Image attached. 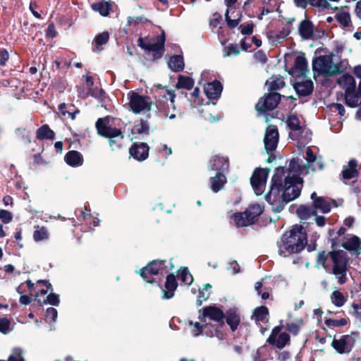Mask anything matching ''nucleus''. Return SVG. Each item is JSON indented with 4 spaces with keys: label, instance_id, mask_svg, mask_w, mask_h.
<instances>
[{
    "label": "nucleus",
    "instance_id": "f257e3e1",
    "mask_svg": "<svg viewBox=\"0 0 361 361\" xmlns=\"http://www.w3.org/2000/svg\"><path fill=\"white\" fill-rule=\"evenodd\" d=\"M301 163L299 160H291L288 169L283 167L275 169L269 192L265 197L274 212L282 211L286 203L300 195L302 179L300 176L308 173L307 167Z\"/></svg>",
    "mask_w": 361,
    "mask_h": 361
},
{
    "label": "nucleus",
    "instance_id": "f03ea898",
    "mask_svg": "<svg viewBox=\"0 0 361 361\" xmlns=\"http://www.w3.org/2000/svg\"><path fill=\"white\" fill-rule=\"evenodd\" d=\"M318 264H321L326 273L334 275L338 284H345L348 281L347 273L350 267V258L344 250H333L329 252H319Z\"/></svg>",
    "mask_w": 361,
    "mask_h": 361
},
{
    "label": "nucleus",
    "instance_id": "7ed1b4c3",
    "mask_svg": "<svg viewBox=\"0 0 361 361\" xmlns=\"http://www.w3.org/2000/svg\"><path fill=\"white\" fill-rule=\"evenodd\" d=\"M307 244V234L301 225H295L277 242L279 255L286 257L301 252Z\"/></svg>",
    "mask_w": 361,
    "mask_h": 361
},
{
    "label": "nucleus",
    "instance_id": "20e7f679",
    "mask_svg": "<svg viewBox=\"0 0 361 361\" xmlns=\"http://www.w3.org/2000/svg\"><path fill=\"white\" fill-rule=\"evenodd\" d=\"M348 61H341L334 54L319 56L312 61V69L314 73L324 75H334L347 68Z\"/></svg>",
    "mask_w": 361,
    "mask_h": 361
},
{
    "label": "nucleus",
    "instance_id": "39448f33",
    "mask_svg": "<svg viewBox=\"0 0 361 361\" xmlns=\"http://www.w3.org/2000/svg\"><path fill=\"white\" fill-rule=\"evenodd\" d=\"M166 261L154 260L140 270L141 276L148 283L154 281V276H164L169 272L173 267L171 262Z\"/></svg>",
    "mask_w": 361,
    "mask_h": 361
},
{
    "label": "nucleus",
    "instance_id": "423d86ee",
    "mask_svg": "<svg viewBox=\"0 0 361 361\" xmlns=\"http://www.w3.org/2000/svg\"><path fill=\"white\" fill-rule=\"evenodd\" d=\"M169 96V99H166V101L159 100L157 102V108L160 114L166 118L173 119L176 118V107L174 105V99L176 94L173 92L168 90L164 87L159 89V96L162 97L163 99Z\"/></svg>",
    "mask_w": 361,
    "mask_h": 361
},
{
    "label": "nucleus",
    "instance_id": "0eeeda50",
    "mask_svg": "<svg viewBox=\"0 0 361 361\" xmlns=\"http://www.w3.org/2000/svg\"><path fill=\"white\" fill-rule=\"evenodd\" d=\"M165 34L163 31L161 35L157 36L153 41H149L142 38H139V46L152 54L154 59L161 58L164 52Z\"/></svg>",
    "mask_w": 361,
    "mask_h": 361
},
{
    "label": "nucleus",
    "instance_id": "6e6552de",
    "mask_svg": "<svg viewBox=\"0 0 361 361\" xmlns=\"http://www.w3.org/2000/svg\"><path fill=\"white\" fill-rule=\"evenodd\" d=\"M127 97L129 107L133 113L140 114L150 111L152 102L149 97L140 95L133 91L129 92Z\"/></svg>",
    "mask_w": 361,
    "mask_h": 361
},
{
    "label": "nucleus",
    "instance_id": "1a4fd4ad",
    "mask_svg": "<svg viewBox=\"0 0 361 361\" xmlns=\"http://www.w3.org/2000/svg\"><path fill=\"white\" fill-rule=\"evenodd\" d=\"M96 128L99 135L109 139V144L112 148H114V145L116 144L114 138L120 137L121 139H123V137L120 129L113 128L109 125V118L108 117L99 118L96 122Z\"/></svg>",
    "mask_w": 361,
    "mask_h": 361
},
{
    "label": "nucleus",
    "instance_id": "9d476101",
    "mask_svg": "<svg viewBox=\"0 0 361 361\" xmlns=\"http://www.w3.org/2000/svg\"><path fill=\"white\" fill-rule=\"evenodd\" d=\"M269 171V169L261 168L257 169L254 171L250 178V183L257 195H260L264 192Z\"/></svg>",
    "mask_w": 361,
    "mask_h": 361
},
{
    "label": "nucleus",
    "instance_id": "9b49d317",
    "mask_svg": "<svg viewBox=\"0 0 361 361\" xmlns=\"http://www.w3.org/2000/svg\"><path fill=\"white\" fill-rule=\"evenodd\" d=\"M355 336L353 334H346L334 338L331 346L339 354H348L351 352L355 343Z\"/></svg>",
    "mask_w": 361,
    "mask_h": 361
},
{
    "label": "nucleus",
    "instance_id": "f8f14e48",
    "mask_svg": "<svg viewBox=\"0 0 361 361\" xmlns=\"http://www.w3.org/2000/svg\"><path fill=\"white\" fill-rule=\"evenodd\" d=\"M280 99V94L276 92H271L268 94L264 98H261L256 104L255 108L257 111L261 113L273 110L278 106Z\"/></svg>",
    "mask_w": 361,
    "mask_h": 361
},
{
    "label": "nucleus",
    "instance_id": "ddd939ff",
    "mask_svg": "<svg viewBox=\"0 0 361 361\" xmlns=\"http://www.w3.org/2000/svg\"><path fill=\"white\" fill-rule=\"evenodd\" d=\"M317 149L316 147L312 148V147H308L305 151V159L307 164H304L302 160L300 159H293V160L301 161V165L306 166L308 171L310 167L312 171L321 170L323 169V163L322 158L317 157Z\"/></svg>",
    "mask_w": 361,
    "mask_h": 361
},
{
    "label": "nucleus",
    "instance_id": "4468645a",
    "mask_svg": "<svg viewBox=\"0 0 361 361\" xmlns=\"http://www.w3.org/2000/svg\"><path fill=\"white\" fill-rule=\"evenodd\" d=\"M279 142V132L276 126L270 125L267 127L264 137V147L267 152L274 151Z\"/></svg>",
    "mask_w": 361,
    "mask_h": 361
},
{
    "label": "nucleus",
    "instance_id": "2eb2a0df",
    "mask_svg": "<svg viewBox=\"0 0 361 361\" xmlns=\"http://www.w3.org/2000/svg\"><path fill=\"white\" fill-rule=\"evenodd\" d=\"M224 318V312L220 308L214 305L204 307L202 314L199 315L200 322L206 323L207 319L219 323L223 321Z\"/></svg>",
    "mask_w": 361,
    "mask_h": 361
},
{
    "label": "nucleus",
    "instance_id": "dca6fc26",
    "mask_svg": "<svg viewBox=\"0 0 361 361\" xmlns=\"http://www.w3.org/2000/svg\"><path fill=\"white\" fill-rule=\"evenodd\" d=\"M281 330V326L274 327L267 341L269 344L275 345L279 349L285 347L290 341L289 335L286 332L280 333Z\"/></svg>",
    "mask_w": 361,
    "mask_h": 361
},
{
    "label": "nucleus",
    "instance_id": "f3484780",
    "mask_svg": "<svg viewBox=\"0 0 361 361\" xmlns=\"http://www.w3.org/2000/svg\"><path fill=\"white\" fill-rule=\"evenodd\" d=\"M238 0H224V3L227 6V10L225 13V18L227 25L231 28L235 27L240 23L241 19V14L237 12L235 14V4Z\"/></svg>",
    "mask_w": 361,
    "mask_h": 361
},
{
    "label": "nucleus",
    "instance_id": "a211bd4d",
    "mask_svg": "<svg viewBox=\"0 0 361 361\" xmlns=\"http://www.w3.org/2000/svg\"><path fill=\"white\" fill-rule=\"evenodd\" d=\"M204 323V324H200L199 322H189V324L192 326V334L194 336L204 334L208 337H219V332L216 328L209 326L206 322Z\"/></svg>",
    "mask_w": 361,
    "mask_h": 361
},
{
    "label": "nucleus",
    "instance_id": "6ab92c4d",
    "mask_svg": "<svg viewBox=\"0 0 361 361\" xmlns=\"http://www.w3.org/2000/svg\"><path fill=\"white\" fill-rule=\"evenodd\" d=\"M307 69V61L304 55L298 56L295 58L294 66L290 73L295 77H303L306 75Z\"/></svg>",
    "mask_w": 361,
    "mask_h": 361
},
{
    "label": "nucleus",
    "instance_id": "aec40b11",
    "mask_svg": "<svg viewBox=\"0 0 361 361\" xmlns=\"http://www.w3.org/2000/svg\"><path fill=\"white\" fill-rule=\"evenodd\" d=\"M149 147L146 143L134 144L130 148V154L135 159L143 161L149 154Z\"/></svg>",
    "mask_w": 361,
    "mask_h": 361
},
{
    "label": "nucleus",
    "instance_id": "412c9836",
    "mask_svg": "<svg viewBox=\"0 0 361 361\" xmlns=\"http://www.w3.org/2000/svg\"><path fill=\"white\" fill-rule=\"evenodd\" d=\"M286 124L290 130L289 137L291 139H300L299 134L302 132V127L300 124L299 118L295 115H290L287 118Z\"/></svg>",
    "mask_w": 361,
    "mask_h": 361
},
{
    "label": "nucleus",
    "instance_id": "4be33fe9",
    "mask_svg": "<svg viewBox=\"0 0 361 361\" xmlns=\"http://www.w3.org/2000/svg\"><path fill=\"white\" fill-rule=\"evenodd\" d=\"M222 90V85L218 80L208 82L204 85V92L207 97L210 99H218L221 94Z\"/></svg>",
    "mask_w": 361,
    "mask_h": 361
},
{
    "label": "nucleus",
    "instance_id": "5701e85b",
    "mask_svg": "<svg viewBox=\"0 0 361 361\" xmlns=\"http://www.w3.org/2000/svg\"><path fill=\"white\" fill-rule=\"evenodd\" d=\"M341 246L346 250L358 255L361 250V239L357 235H351L341 244Z\"/></svg>",
    "mask_w": 361,
    "mask_h": 361
},
{
    "label": "nucleus",
    "instance_id": "b1692460",
    "mask_svg": "<svg viewBox=\"0 0 361 361\" xmlns=\"http://www.w3.org/2000/svg\"><path fill=\"white\" fill-rule=\"evenodd\" d=\"M357 167V161L354 159H350L348 164L343 167V170L341 171L342 178L344 180H350L351 178H356L359 174Z\"/></svg>",
    "mask_w": 361,
    "mask_h": 361
},
{
    "label": "nucleus",
    "instance_id": "393cba45",
    "mask_svg": "<svg viewBox=\"0 0 361 361\" xmlns=\"http://www.w3.org/2000/svg\"><path fill=\"white\" fill-rule=\"evenodd\" d=\"M177 281L176 277L173 274H169L166 277V281L165 283V289H163L164 299H170L173 297L174 291L177 288Z\"/></svg>",
    "mask_w": 361,
    "mask_h": 361
},
{
    "label": "nucleus",
    "instance_id": "a878e982",
    "mask_svg": "<svg viewBox=\"0 0 361 361\" xmlns=\"http://www.w3.org/2000/svg\"><path fill=\"white\" fill-rule=\"evenodd\" d=\"M208 168L215 171H225L228 168V159L226 157L215 155L208 165Z\"/></svg>",
    "mask_w": 361,
    "mask_h": 361
},
{
    "label": "nucleus",
    "instance_id": "bb28decb",
    "mask_svg": "<svg viewBox=\"0 0 361 361\" xmlns=\"http://www.w3.org/2000/svg\"><path fill=\"white\" fill-rule=\"evenodd\" d=\"M338 85L342 87L345 92L349 90H355L356 83L354 78L350 74H343L337 80Z\"/></svg>",
    "mask_w": 361,
    "mask_h": 361
},
{
    "label": "nucleus",
    "instance_id": "cd10ccee",
    "mask_svg": "<svg viewBox=\"0 0 361 361\" xmlns=\"http://www.w3.org/2000/svg\"><path fill=\"white\" fill-rule=\"evenodd\" d=\"M64 159L67 164L73 167L80 166L83 163L82 155L79 152L75 150L68 152Z\"/></svg>",
    "mask_w": 361,
    "mask_h": 361
},
{
    "label": "nucleus",
    "instance_id": "c85d7f7f",
    "mask_svg": "<svg viewBox=\"0 0 361 361\" xmlns=\"http://www.w3.org/2000/svg\"><path fill=\"white\" fill-rule=\"evenodd\" d=\"M294 88L300 96H307L313 91V82L311 80L296 82Z\"/></svg>",
    "mask_w": 361,
    "mask_h": 361
},
{
    "label": "nucleus",
    "instance_id": "c756f323",
    "mask_svg": "<svg viewBox=\"0 0 361 361\" xmlns=\"http://www.w3.org/2000/svg\"><path fill=\"white\" fill-rule=\"evenodd\" d=\"M334 204L335 207L337 205L335 204L334 200L319 197L314 200V208L319 209L322 213H328L331 211V204Z\"/></svg>",
    "mask_w": 361,
    "mask_h": 361
},
{
    "label": "nucleus",
    "instance_id": "7c9ffc66",
    "mask_svg": "<svg viewBox=\"0 0 361 361\" xmlns=\"http://www.w3.org/2000/svg\"><path fill=\"white\" fill-rule=\"evenodd\" d=\"M226 183V176L221 172H218L214 177L210 178L211 189L214 192H218L223 188Z\"/></svg>",
    "mask_w": 361,
    "mask_h": 361
},
{
    "label": "nucleus",
    "instance_id": "2f4dec72",
    "mask_svg": "<svg viewBox=\"0 0 361 361\" xmlns=\"http://www.w3.org/2000/svg\"><path fill=\"white\" fill-rule=\"evenodd\" d=\"M169 68L173 72H180L185 66L183 56L181 55H174L171 56L168 62Z\"/></svg>",
    "mask_w": 361,
    "mask_h": 361
},
{
    "label": "nucleus",
    "instance_id": "473e14b6",
    "mask_svg": "<svg viewBox=\"0 0 361 361\" xmlns=\"http://www.w3.org/2000/svg\"><path fill=\"white\" fill-rule=\"evenodd\" d=\"M313 30V25L310 20H302L299 25L300 35L305 39H309L312 37Z\"/></svg>",
    "mask_w": 361,
    "mask_h": 361
},
{
    "label": "nucleus",
    "instance_id": "72a5a7b5",
    "mask_svg": "<svg viewBox=\"0 0 361 361\" xmlns=\"http://www.w3.org/2000/svg\"><path fill=\"white\" fill-rule=\"evenodd\" d=\"M224 317L226 318V323L230 326L232 331H235L240 323V317L236 311L233 310H229L226 312V314H224Z\"/></svg>",
    "mask_w": 361,
    "mask_h": 361
},
{
    "label": "nucleus",
    "instance_id": "f704fd0d",
    "mask_svg": "<svg viewBox=\"0 0 361 361\" xmlns=\"http://www.w3.org/2000/svg\"><path fill=\"white\" fill-rule=\"evenodd\" d=\"M54 132L51 130L48 125H43L36 132V137L39 140H54Z\"/></svg>",
    "mask_w": 361,
    "mask_h": 361
},
{
    "label": "nucleus",
    "instance_id": "c9c22d12",
    "mask_svg": "<svg viewBox=\"0 0 361 361\" xmlns=\"http://www.w3.org/2000/svg\"><path fill=\"white\" fill-rule=\"evenodd\" d=\"M264 211V207L259 204H251L246 210V214L248 216L249 220L251 224H253L255 219L261 215Z\"/></svg>",
    "mask_w": 361,
    "mask_h": 361
},
{
    "label": "nucleus",
    "instance_id": "e433bc0d",
    "mask_svg": "<svg viewBox=\"0 0 361 361\" xmlns=\"http://www.w3.org/2000/svg\"><path fill=\"white\" fill-rule=\"evenodd\" d=\"M298 216L302 220H306L312 216H315L317 212L314 207L301 205L296 211Z\"/></svg>",
    "mask_w": 361,
    "mask_h": 361
},
{
    "label": "nucleus",
    "instance_id": "4c0bfd02",
    "mask_svg": "<svg viewBox=\"0 0 361 361\" xmlns=\"http://www.w3.org/2000/svg\"><path fill=\"white\" fill-rule=\"evenodd\" d=\"M289 33L290 32L288 29L283 27L280 31L269 32L268 33V37L272 42L280 43L289 35Z\"/></svg>",
    "mask_w": 361,
    "mask_h": 361
},
{
    "label": "nucleus",
    "instance_id": "58836bf2",
    "mask_svg": "<svg viewBox=\"0 0 361 361\" xmlns=\"http://www.w3.org/2000/svg\"><path fill=\"white\" fill-rule=\"evenodd\" d=\"M35 230L33 232V240L35 242H40L43 240H47L49 238V233L48 229L44 226H36Z\"/></svg>",
    "mask_w": 361,
    "mask_h": 361
},
{
    "label": "nucleus",
    "instance_id": "ea45409f",
    "mask_svg": "<svg viewBox=\"0 0 361 361\" xmlns=\"http://www.w3.org/2000/svg\"><path fill=\"white\" fill-rule=\"evenodd\" d=\"M92 8L94 11L99 13L102 16H107L109 11L111 9V6L109 3L102 1L92 4Z\"/></svg>",
    "mask_w": 361,
    "mask_h": 361
},
{
    "label": "nucleus",
    "instance_id": "a19ab883",
    "mask_svg": "<svg viewBox=\"0 0 361 361\" xmlns=\"http://www.w3.org/2000/svg\"><path fill=\"white\" fill-rule=\"evenodd\" d=\"M109 39V34L108 32H103L102 33L96 35L94 39V47L93 48L94 51L99 52L102 50L101 46L106 44Z\"/></svg>",
    "mask_w": 361,
    "mask_h": 361
},
{
    "label": "nucleus",
    "instance_id": "79ce46f5",
    "mask_svg": "<svg viewBox=\"0 0 361 361\" xmlns=\"http://www.w3.org/2000/svg\"><path fill=\"white\" fill-rule=\"evenodd\" d=\"M266 85L270 91L276 90L285 85L283 78L280 76H273L267 80Z\"/></svg>",
    "mask_w": 361,
    "mask_h": 361
},
{
    "label": "nucleus",
    "instance_id": "37998d69",
    "mask_svg": "<svg viewBox=\"0 0 361 361\" xmlns=\"http://www.w3.org/2000/svg\"><path fill=\"white\" fill-rule=\"evenodd\" d=\"M345 103L348 106L356 107L360 103V97L355 93V90L345 92Z\"/></svg>",
    "mask_w": 361,
    "mask_h": 361
},
{
    "label": "nucleus",
    "instance_id": "c03bdc74",
    "mask_svg": "<svg viewBox=\"0 0 361 361\" xmlns=\"http://www.w3.org/2000/svg\"><path fill=\"white\" fill-rule=\"evenodd\" d=\"M194 86V81L193 80L188 76H184L183 75H180L178 77V82L176 84V87L178 89H186V90H191Z\"/></svg>",
    "mask_w": 361,
    "mask_h": 361
},
{
    "label": "nucleus",
    "instance_id": "a18cd8bd",
    "mask_svg": "<svg viewBox=\"0 0 361 361\" xmlns=\"http://www.w3.org/2000/svg\"><path fill=\"white\" fill-rule=\"evenodd\" d=\"M247 217L248 216L245 211L244 212L237 213L233 215V219L235 221V225L238 227L247 226L252 224L250 220H249Z\"/></svg>",
    "mask_w": 361,
    "mask_h": 361
},
{
    "label": "nucleus",
    "instance_id": "49530a36",
    "mask_svg": "<svg viewBox=\"0 0 361 361\" xmlns=\"http://www.w3.org/2000/svg\"><path fill=\"white\" fill-rule=\"evenodd\" d=\"M247 217L248 216L245 211L244 212L237 213L233 215V219L235 221V225L238 227L247 226L252 224L250 220H249Z\"/></svg>",
    "mask_w": 361,
    "mask_h": 361
},
{
    "label": "nucleus",
    "instance_id": "de8ad7c7",
    "mask_svg": "<svg viewBox=\"0 0 361 361\" xmlns=\"http://www.w3.org/2000/svg\"><path fill=\"white\" fill-rule=\"evenodd\" d=\"M269 314L268 308L265 306L257 307L252 314V318L255 322H262Z\"/></svg>",
    "mask_w": 361,
    "mask_h": 361
},
{
    "label": "nucleus",
    "instance_id": "09e8293b",
    "mask_svg": "<svg viewBox=\"0 0 361 361\" xmlns=\"http://www.w3.org/2000/svg\"><path fill=\"white\" fill-rule=\"evenodd\" d=\"M149 130L148 123L144 121L135 124L132 128L133 134L148 135Z\"/></svg>",
    "mask_w": 361,
    "mask_h": 361
},
{
    "label": "nucleus",
    "instance_id": "8fccbe9b",
    "mask_svg": "<svg viewBox=\"0 0 361 361\" xmlns=\"http://www.w3.org/2000/svg\"><path fill=\"white\" fill-rule=\"evenodd\" d=\"M331 302L336 307H342L346 299L344 297L343 294L338 291V290H334L331 295Z\"/></svg>",
    "mask_w": 361,
    "mask_h": 361
},
{
    "label": "nucleus",
    "instance_id": "3c124183",
    "mask_svg": "<svg viewBox=\"0 0 361 361\" xmlns=\"http://www.w3.org/2000/svg\"><path fill=\"white\" fill-rule=\"evenodd\" d=\"M300 139H292L293 140H295L298 142L299 147L304 146L307 143L310 142L311 140L310 133L308 130L302 128V132H300L299 134Z\"/></svg>",
    "mask_w": 361,
    "mask_h": 361
},
{
    "label": "nucleus",
    "instance_id": "603ef678",
    "mask_svg": "<svg viewBox=\"0 0 361 361\" xmlns=\"http://www.w3.org/2000/svg\"><path fill=\"white\" fill-rule=\"evenodd\" d=\"M211 285L207 283L204 286V288L202 290H200L198 298L197 300V305L200 306L203 301L206 300L209 298V290L211 289Z\"/></svg>",
    "mask_w": 361,
    "mask_h": 361
},
{
    "label": "nucleus",
    "instance_id": "864d4df0",
    "mask_svg": "<svg viewBox=\"0 0 361 361\" xmlns=\"http://www.w3.org/2000/svg\"><path fill=\"white\" fill-rule=\"evenodd\" d=\"M348 319L341 318L339 319H326L325 320V324L328 327H340L345 326L348 324Z\"/></svg>",
    "mask_w": 361,
    "mask_h": 361
},
{
    "label": "nucleus",
    "instance_id": "5fc2aeb1",
    "mask_svg": "<svg viewBox=\"0 0 361 361\" xmlns=\"http://www.w3.org/2000/svg\"><path fill=\"white\" fill-rule=\"evenodd\" d=\"M309 4L314 7L318 8L319 11L329 9L331 6L327 0H308Z\"/></svg>",
    "mask_w": 361,
    "mask_h": 361
},
{
    "label": "nucleus",
    "instance_id": "6e6d98bb",
    "mask_svg": "<svg viewBox=\"0 0 361 361\" xmlns=\"http://www.w3.org/2000/svg\"><path fill=\"white\" fill-rule=\"evenodd\" d=\"M336 20L343 27H348L350 23V16L348 12H341L336 14Z\"/></svg>",
    "mask_w": 361,
    "mask_h": 361
},
{
    "label": "nucleus",
    "instance_id": "4d7b16f0",
    "mask_svg": "<svg viewBox=\"0 0 361 361\" xmlns=\"http://www.w3.org/2000/svg\"><path fill=\"white\" fill-rule=\"evenodd\" d=\"M23 350L20 348H13L12 353L6 361H25L23 356Z\"/></svg>",
    "mask_w": 361,
    "mask_h": 361
},
{
    "label": "nucleus",
    "instance_id": "13d9d810",
    "mask_svg": "<svg viewBox=\"0 0 361 361\" xmlns=\"http://www.w3.org/2000/svg\"><path fill=\"white\" fill-rule=\"evenodd\" d=\"M180 279L182 282L190 285L192 282L193 278L188 268H183L180 270Z\"/></svg>",
    "mask_w": 361,
    "mask_h": 361
},
{
    "label": "nucleus",
    "instance_id": "bf43d9fd",
    "mask_svg": "<svg viewBox=\"0 0 361 361\" xmlns=\"http://www.w3.org/2000/svg\"><path fill=\"white\" fill-rule=\"evenodd\" d=\"M226 54L225 56H228L231 55H238L240 53V49L238 44H230L224 48Z\"/></svg>",
    "mask_w": 361,
    "mask_h": 361
},
{
    "label": "nucleus",
    "instance_id": "052dcab7",
    "mask_svg": "<svg viewBox=\"0 0 361 361\" xmlns=\"http://www.w3.org/2000/svg\"><path fill=\"white\" fill-rule=\"evenodd\" d=\"M58 316L57 310L54 307H49L46 311V320L49 322H54Z\"/></svg>",
    "mask_w": 361,
    "mask_h": 361
},
{
    "label": "nucleus",
    "instance_id": "680f3d73",
    "mask_svg": "<svg viewBox=\"0 0 361 361\" xmlns=\"http://www.w3.org/2000/svg\"><path fill=\"white\" fill-rule=\"evenodd\" d=\"M254 25L253 23L241 24L239 26V30L242 35H251L253 32Z\"/></svg>",
    "mask_w": 361,
    "mask_h": 361
},
{
    "label": "nucleus",
    "instance_id": "e2e57ef3",
    "mask_svg": "<svg viewBox=\"0 0 361 361\" xmlns=\"http://www.w3.org/2000/svg\"><path fill=\"white\" fill-rule=\"evenodd\" d=\"M46 304H50L51 305L57 306L59 304V295L51 293L47 297L46 300L44 301Z\"/></svg>",
    "mask_w": 361,
    "mask_h": 361
},
{
    "label": "nucleus",
    "instance_id": "0e129e2a",
    "mask_svg": "<svg viewBox=\"0 0 361 361\" xmlns=\"http://www.w3.org/2000/svg\"><path fill=\"white\" fill-rule=\"evenodd\" d=\"M10 321L6 318L0 319V331L3 334H7L10 331Z\"/></svg>",
    "mask_w": 361,
    "mask_h": 361
},
{
    "label": "nucleus",
    "instance_id": "69168bd1",
    "mask_svg": "<svg viewBox=\"0 0 361 361\" xmlns=\"http://www.w3.org/2000/svg\"><path fill=\"white\" fill-rule=\"evenodd\" d=\"M13 219L12 214L5 209H0V219L4 224H8Z\"/></svg>",
    "mask_w": 361,
    "mask_h": 361
},
{
    "label": "nucleus",
    "instance_id": "338daca9",
    "mask_svg": "<svg viewBox=\"0 0 361 361\" xmlns=\"http://www.w3.org/2000/svg\"><path fill=\"white\" fill-rule=\"evenodd\" d=\"M331 109L333 111H337L338 114L343 116L345 114V110L344 106L341 104L334 103L331 105Z\"/></svg>",
    "mask_w": 361,
    "mask_h": 361
},
{
    "label": "nucleus",
    "instance_id": "774afa93",
    "mask_svg": "<svg viewBox=\"0 0 361 361\" xmlns=\"http://www.w3.org/2000/svg\"><path fill=\"white\" fill-rule=\"evenodd\" d=\"M352 307L353 308V314L356 319L361 322V302L360 304L353 303L352 305Z\"/></svg>",
    "mask_w": 361,
    "mask_h": 361
}]
</instances>
